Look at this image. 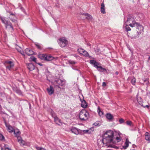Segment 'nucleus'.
Instances as JSON below:
<instances>
[{
	"label": "nucleus",
	"instance_id": "nucleus-1",
	"mask_svg": "<svg viewBox=\"0 0 150 150\" xmlns=\"http://www.w3.org/2000/svg\"><path fill=\"white\" fill-rule=\"evenodd\" d=\"M113 132L111 130L107 131L103 136L102 139L103 144L109 143L112 142L113 140Z\"/></svg>",
	"mask_w": 150,
	"mask_h": 150
},
{
	"label": "nucleus",
	"instance_id": "nucleus-2",
	"mask_svg": "<svg viewBox=\"0 0 150 150\" xmlns=\"http://www.w3.org/2000/svg\"><path fill=\"white\" fill-rule=\"evenodd\" d=\"M14 132L15 136L17 138L18 142L21 146L24 145L25 142L23 140L21 137L20 136L21 132L18 129H14L10 125V132Z\"/></svg>",
	"mask_w": 150,
	"mask_h": 150
},
{
	"label": "nucleus",
	"instance_id": "nucleus-3",
	"mask_svg": "<svg viewBox=\"0 0 150 150\" xmlns=\"http://www.w3.org/2000/svg\"><path fill=\"white\" fill-rule=\"evenodd\" d=\"M129 25L132 27L135 26L137 27V29L138 30L137 31V32L136 34V35H135L133 38H136L139 37V35L141 33V32L143 30V27L139 23H134L133 24H129Z\"/></svg>",
	"mask_w": 150,
	"mask_h": 150
},
{
	"label": "nucleus",
	"instance_id": "nucleus-4",
	"mask_svg": "<svg viewBox=\"0 0 150 150\" xmlns=\"http://www.w3.org/2000/svg\"><path fill=\"white\" fill-rule=\"evenodd\" d=\"M79 117L81 120H86L89 117V114L88 112L85 110H82L80 112Z\"/></svg>",
	"mask_w": 150,
	"mask_h": 150
},
{
	"label": "nucleus",
	"instance_id": "nucleus-5",
	"mask_svg": "<svg viewBox=\"0 0 150 150\" xmlns=\"http://www.w3.org/2000/svg\"><path fill=\"white\" fill-rule=\"evenodd\" d=\"M53 83L56 87L58 86L59 88L60 86H63L64 85L65 83L60 79H58L54 82Z\"/></svg>",
	"mask_w": 150,
	"mask_h": 150
},
{
	"label": "nucleus",
	"instance_id": "nucleus-6",
	"mask_svg": "<svg viewBox=\"0 0 150 150\" xmlns=\"http://www.w3.org/2000/svg\"><path fill=\"white\" fill-rule=\"evenodd\" d=\"M59 45L62 47H64L68 44V41L64 37L60 38L59 39Z\"/></svg>",
	"mask_w": 150,
	"mask_h": 150
},
{
	"label": "nucleus",
	"instance_id": "nucleus-7",
	"mask_svg": "<svg viewBox=\"0 0 150 150\" xmlns=\"http://www.w3.org/2000/svg\"><path fill=\"white\" fill-rule=\"evenodd\" d=\"M136 22L134 20V18L132 17V15H129L127 17V20L126 23H129V24H133L134 23Z\"/></svg>",
	"mask_w": 150,
	"mask_h": 150
},
{
	"label": "nucleus",
	"instance_id": "nucleus-8",
	"mask_svg": "<svg viewBox=\"0 0 150 150\" xmlns=\"http://www.w3.org/2000/svg\"><path fill=\"white\" fill-rule=\"evenodd\" d=\"M78 52L81 54L85 57H87L89 55V54L88 52L82 48L79 49L78 50Z\"/></svg>",
	"mask_w": 150,
	"mask_h": 150
},
{
	"label": "nucleus",
	"instance_id": "nucleus-9",
	"mask_svg": "<svg viewBox=\"0 0 150 150\" xmlns=\"http://www.w3.org/2000/svg\"><path fill=\"white\" fill-rule=\"evenodd\" d=\"M71 132L76 135H78L81 133V130L75 127H72L71 129Z\"/></svg>",
	"mask_w": 150,
	"mask_h": 150
},
{
	"label": "nucleus",
	"instance_id": "nucleus-10",
	"mask_svg": "<svg viewBox=\"0 0 150 150\" xmlns=\"http://www.w3.org/2000/svg\"><path fill=\"white\" fill-rule=\"evenodd\" d=\"M47 91L50 95H52L54 93V89L52 86H50V88H47Z\"/></svg>",
	"mask_w": 150,
	"mask_h": 150
},
{
	"label": "nucleus",
	"instance_id": "nucleus-11",
	"mask_svg": "<svg viewBox=\"0 0 150 150\" xmlns=\"http://www.w3.org/2000/svg\"><path fill=\"white\" fill-rule=\"evenodd\" d=\"M25 52L26 54L28 56L34 54V52L33 51L28 48L26 49L25 50Z\"/></svg>",
	"mask_w": 150,
	"mask_h": 150
},
{
	"label": "nucleus",
	"instance_id": "nucleus-12",
	"mask_svg": "<svg viewBox=\"0 0 150 150\" xmlns=\"http://www.w3.org/2000/svg\"><path fill=\"white\" fill-rule=\"evenodd\" d=\"M45 60L46 61H50L53 59L54 57H52L51 55L46 54Z\"/></svg>",
	"mask_w": 150,
	"mask_h": 150
},
{
	"label": "nucleus",
	"instance_id": "nucleus-13",
	"mask_svg": "<svg viewBox=\"0 0 150 150\" xmlns=\"http://www.w3.org/2000/svg\"><path fill=\"white\" fill-rule=\"evenodd\" d=\"M28 69L30 71L33 70L35 68V66L32 63H30L28 64L27 66Z\"/></svg>",
	"mask_w": 150,
	"mask_h": 150
},
{
	"label": "nucleus",
	"instance_id": "nucleus-14",
	"mask_svg": "<svg viewBox=\"0 0 150 150\" xmlns=\"http://www.w3.org/2000/svg\"><path fill=\"white\" fill-rule=\"evenodd\" d=\"M145 139L150 143V134L146 132L145 133Z\"/></svg>",
	"mask_w": 150,
	"mask_h": 150
},
{
	"label": "nucleus",
	"instance_id": "nucleus-15",
	"mask_svg": "<svg viewBox=\"0 0 150 150\" xmlns=\"http://www.w3.org/2000/svg\"><path fill=\"white\" fill-rule=\"evenodd\" d=\"M100 11L103 14H105V5L103 3H102L101 4Z\"/></svg>",
	"mask_w": 150,
	"mask_h": 150
},
{
	"label": "nucleus",
	"instance_id": "nucleus-16",
	"mask_svg": "<svg viewBox=\"0 0 150 150\" xmlns=\"http://www.w3.org/2000/svg\"><path fill=\"white\" fill-rule=\"evenodd\" d=\"M106 117L107 119L109 120L110 121H111L113 118V116L111 114L109 113H107L106 115Z\"/></svg>",
	"mask_w": 150,
	"mask_h": 150
},
{
	"label": "nucleus",
	"instance_id": "nucleus-17",
	"mask_svg": "<svg viewBox=\"0 0 150 150\" xmlns=\"http://www.w3.org/2000/svg\"><path fill=\"white\" fill-rule=\"evenodd\" d=\"M129 143H131L129 142L127 139H126V141L125 143V145L123 146V148L124 149H126L128 146Z\"/></svg>",
	"mask_w": 150,
	"mask_h": 150
},
{
	"label": "nucleus",
	"instance_id": "nucleus-18",
	"mask_svg": "<svg viewBox=\"0 0 150 150\" xmlns=\"http://www.w3.org/2000/svg\"><path fill=\"white\" fill-rule=\"evenodd\" d=\"M46 54H40L38 55V57L41 59L45 60Z\"/></svg>",
	"mask_w": 150,
	"mask_h": 150
},
{
	"label": "nucleus",
	"instance_id": "nucleus-19",
	"mask_svg": "<svg viewBox=\"0 0 150 150\" xmlns=\"http://www.w3.org/2000/svg\"><path fill=\"white\" fill-rule=\"evenodd\" d=\"M81 106L82 107L84 108H86L87 106V103L84 100L82 101Z\"/></svg>",
	"mask_w": 150,
	"mask_h": 150
},
{
	"label": "nucleus",
	"instance_id": "nucleus-20",
	"mask_svg": "<svg viewBox=\"0 0 150 150\" xmlns=\"http://www.w3.org/2000/svg\"><path fill=\"white\" fill-rule=\"evenodd\" d=\"M2 21L6 25V27H7L8 25V22L5 19L2 18H1Z\"/></svg>",
	"mask_w": 150,
	"mask_h": 150
},
{
	"label": "nucleus",
	"instance_id": "nucleus-21",
	"mask_svg": "<svg viewBox=\"0 0 150 150\" xmlns=\"http://www.w3.org/2000/svg\"><path fill=\"white\" fill-rule=\"evenodd\" d=\"M54 121L58 125H60L59 123H61V120L59 119L57 116L54 118Z\"/></svg>",
	"mask_w": 150,
	"mask_h": 150
},
{
	"label": "nucleus",
	"instance_id": "nucleus-22",
	"mask_svg": "<svg viewBox=\"0 0 150 150\" xmlns=\"http://www.w3.org/2000/svg\"><path fill=\"white\" fill-rule=\"evenodd\" d=\"M85 16H86V18L88 20H91L92 19V16L91 15L88 13L85 14Z\"/></svg>",
	"mask_w": 150,
	"mask_h": 150
},
{
	"label": "nucleus",
	"instance_id": "nucleus-23",
	"mask_svg": "<svg viewBox=\"0 0 150 150\" xmlns=\"http://www.w3.org/2000/svg\"><path fill=\"white\" fill-rule=\"evenodd\" d=\"M98 71L103 72L105 71H106V70L105 69L103 68L101 66H100L99 67V68L98 69Z\"/></svg>",
	"mask_w": 150,
	"mask_h": 150
},
{
	"label": "nucleus",
	"instance_id": "nucleus-24",
	"mask_svg": "<svg viewBox=\"0 0 150 150\" xmlns=\"http://www.w3.org/2000/svg\"><path fill=\"white\" fill-rule=\"evenodd\" d=\"M14 61L11 59H10V69L14 67Z\"/></svg>",
	"mask_w": 150,
	"mask_h": 150
},
{
	"label": "nucleus",
	"instance_id": "nucleus-25",
	"mask_svg": "<svg viewBox=\"0 0 150 150\" xmlns=\"http://www.w3.org/2000/svg\"><path fill=\"white\" fill-rule=\"evenodd\" d=\"M16 48L18 52H22V50L21 48L16 45Z\"/></svg>",
	"mask_w": 150,
	"mask_h": 150
},
{
	"label": "nucleus",
	"instance_id": "nucleus-26",
	"mask_svg": "<svg viewBox=\"0 0 150 150\" xmlns=\"http://www.w3.org/2000/svg\"><path fill=\"white\" fill-rule=\"evenodd\" d=\"M98 112L99 115L100 116H102L103 115V112L100 110L99 108H98Z\"/></svg>",
	"mask_w": 150,
	"mask_h": 150
},
{
	"label": "nucleus",
	"instance_id": "nucleus-27",
	"mask_svg": "<svg viewBox=\"0 0 150 150\" xmlns=\"http://www.w3.org/2000/svg\"><path fill=\"white\" fill-rule=\"evenodd\" d=\"M136 80L135 79L134 77H133L131 79V82L133 85H134L136 83Z\"/></svg>",
	"mask_w": 150,
	"mask_h": 150
},
{
	"label": "nucleus",
	"instance_id": "nucleus-28",
	"mask_svg": "<svg viewBox=\"0 0 150 150\" xmlns=\"http://www.w3.org/2000/svg\"><path fill=\"white\" fill-rule=\"evenodd\" d=\"M4 121L6 126L7 127V129L8 131L9 132V125L8 124H7L5 120H4Z\"/></svg>",
	"mask_w": 150,
	"mask_h": 150
},
{
	"label": "nucleus",
	"instance_id": "nucleus-29",
	"mask_svg": "<svg viewBox=\"0 0 150 150\" xmlns=\"http://www.w3.org/2000/svg\"><path fill=\"white\" fill-rule=\"evenodd\" d=\"M30 59H31V60L35 62L36 63H37L36 58L35 57L33 56H31L30 57Z\"/></svg>",
	"mask_w": 150,
	"mask_h": 150
},
{
	"label": "nucleus",
	"instance_id": "nucleus-30",
	"mask_svg": "<svg viewBox=\"0 0 150 150\" xmlns=\"http://www.w3.org/2000/svg\"><path fill=\"white\" fill-rule=\"evenodd\" d=\"M35 45L38 49H39L40 50H41L42 49V48L41 46L40 45H39L38 44V43L35 44Z\"/></svg>",
	"mask_w": 150,
	"mask_h": 150
},
{
	"label": "nucleus",
	"instance_id": "nucleus-31",
	"mask_svg": "<svg viewBox=\"0 0 150 150\" xmlns=\"http://www.w3.org/2000/svg\"><path fill=\"white\" fill-rule=\"evenodd\" d=\"M35 148L37 150H46L45 149L41 147L36 146Z\"/></svg>",
	"mask_w": 150,
	"mask_h": 150
},
{
	"label": "nucleus",
	"instance_id": "nucleus-32",
	"mask_svg": "<svg viewBox=\"0 0 150 150\" xmlns=\"http://www.w3.org/2000/svg\"><path fill=\"white\" fill-rule=\"evenodd\" d=\"M126 30L127 31H130L131 30V28L128 25H127L125 26Z\"/></svg>",
	"mask_w": 150,
	"mask_h": 150
},
{
	"label": "nucleus",
	"instance_id": "nucleus-33",
	"mask_svg": "<svg viewBox=\"0 0 150 150\" xmlns=\"http://www.w3.org/2000/svg\"><path fill=\"white\" fill-rule=\"evenodd\" d=\"M12 89L13 90L17 92V93H18V91L17 90V87H16V86H13L12 87Z\"/></svg>",
	"mask_w": 150,
	"mask_h": 150
},
{
	"label": "nucleus",
	"instance_id": "nucleus-34",
	"mask_svg": "<svg viewBox=\"0 0 150 150\" xmlns=\"http://www.w3.org/2000/svg\"><path fill=\"white\" fill-rule=\"evenodd\" d=\"M126 124L127 125L131 126L132 125V122L130 121H127L126 122Z\"/></svg>",
	"mask_w": 150,
	"mask_h": 150
},
{
	"label": "nucleus",
	"instance_id": "nucleus-35",
	"mask_svg": "<svg viewBox=\"0 0 150 150\" xmlns=\"http://www.w3.org/2000/svg\"><path fill=\"white\" fill-rule=\"evenodd\" d=\"M96 62H96V61H95V60H91L90 61V63L91 64H93V65H94L96 64Z\"/></svg>",
	"mask_w": 150,
	"mask_h": 150
},
{
	"label": "nucleus",
	"instance_id": "nucleus-36",
	"mask_svg": "<svg viewBox=\"0 0 150 150\" xmlns=\"http://www.w3.org/2000/svg\"><path fill=\"white\" fill-rule=\"evenodd\" d=\"M68 63L69 64H71L72 65L76 63V62H75L74 61H71V60H69L68 61Z\"/></svg>",
	"mask_w": 150,
	"mask_h": 150
},
{
	"label": "nucleus",
	"instance_id": "nucleus-37",
	"mask_svg": "<svg viewBox=\"0 0 150 150\" xmlns=\"http://www.w3.org/2000/svg\"><path fill=\"white\" fill-rule=\"evenodd\" d=\"M0 140L3 141L4 140V137L2 134H0Z\"/></svg>",
	"mask_w": 150,
	"mask_h": 150
},
{
	"label": "nucleus",
	"instance_id": "nucleus-38",
	"mask_svg": "<svg viewBox=\"0 0 150 150\" xmlns=\"http://www.w3.org/2000/svg\"><path fill=\"white\" fill-rule=\"evenodd\" d=\"M51 114L52 116L54 118L55 117H57V116L56 115V114L53 112H51Z\"/></svg>",
	"mask_w": 150,
	"mask_h": 150
},
{
	"label": "nucleus",
	"instance_id": "nucleus-39",
	"mask_svg": "<svg viewBox=\"0 0 150 150\" xmlns=\"http://www.w3.org/2000/svg\"><path fill=\"white\" fill-rule=\"evenodd\" d=\"M100 64L98 62H96V63L94 65V66L96 67L97 69L99 68V67H100L99 66V65Z\"/></svg>",
	"mask_w": 150,
	"mask_h": 150
},
{
	"label": "nucleus",
	"instance_id": "nucleus-40",
	"mask_svg": "<svg viewBox=\"0 0 150 150\" xmlns=\"http://www.w3.org/2000/svg\"><path fill=\"white\" fill-rule=\"evenodd\" d=\"M100 64L98 62H96V63L94 65V66L96 67L97 69L99 68V67H100L99 66V65Z\"/></svg>",
	"mask_w": 150,
	"mask_h": 150
},
{
	"label": "nucleus",
	"instance_id": "nucleus-41",
	"mask_svg": "<svg viewBox=\"0 0 150 150\" xmlns=\"http://www.w3.org/2000/svg\"><path fill=\"white\" fill-rule=\"evenodd\" d=\"M119 122L120 124H122V123H123V122H124V120L123 119L121 118V119H120V120H119Z\"/></svg>",
	"mask_w": 150,
	"mask_h": 150
},
{
	"label": "nucleus",
	"instance_id": "nucleus-42",
	"mask_svg": "<svg viewBox=\"0 0 150 150\" xmlns=\"http://www.w3.org/2000/svg\"><path fill=\"white\" fill-rule=\"evenodd\" d=\"M93 125H94L95 126H97V125L99 126V125H99V124L98 123V122H96L94 123L93 124Z\"/></svg>",
	"mask_w": 150,
	"mask_h": 150
},
{
	"label": "nucleus",
	"instance_id": "nucleus-43",
	"mask_svg": "<svg viewBox=\"0 0 150 150\" xmlns=\"http://www.w3.org/2000/svg\"><path fill=\"white\" fill-rule=\"evenodd\" d=\"M13 27L11 25V24L10 23V30H13Z\"/></svg>",
	"mask_w": 150,
	"mask_h": 150
},
{
	"label": "nucleus",
	"instance_id": "nucleus-44",
	"mask_svg": "<svg viewBox=\"0 0 150 150\" xmlns=\"http://www.w3.org/2000/svg\"><path fill=\"white\" fill-rule=\"evenodd\" d=\"M10 15L13 16H14V17L16 18V16H15V13H11V12H10Z\"/></svg>",
	"mask_w": 150,
	"mask_h": 150
},
{
	"label": "nucleus",
	"instance_id": "nucleus-45",
	"mask_svg": "<svg viewBox=\"0 0 150 150\" xmlns=\"http://www.w3.org/2000/svg\"><path fill=\"white\" fill-rule=\"evenodd\" d=\"M88 131H89L88 130H83V132L85 133H87L88 132Z\"/></svg>",
	"mask_w": 150,
	"mask_h": 150
},
{
	"label": "nucleus",
	"instance_id": "nucleus-46",
	"mask_svg": "<svg viewBox=\"0 0 150 150\" xmlns=\"http://www.w3.org/2000/svg\"><path fill=\"white\" fill-rule=\"evenodd\" d=\"M106 86V83L105 82H103V84H102V86H103V87H105V86Z\"/></svg>",
	"mask_w": 150,
	"mask_h": 150
},
{
	"label": "nucleus",
	"instance_id": "nucleus-47",
	"mask_svg": "<svg viewBox=\"0 0 150 150\" xmlns=\"http://www.w3.org/2000/svg\"><path fill=\"white\" fill-rule=\"evenodd\" d=\"M116 139L118 141V142H120V139L119 137H117L116 138Z\"/></svg>",
	"mask_w": 150,
	"mask_h": 150
},
{
	"label": "nucleus",
	"instance_id": "nucleus-48",
	"mask_svg": "<svg viewBox=\"0 0 150 150\" xmlns=\"http://www.w3.org/2000/svg\"><path fill=\"white\" fill-rule=\"evenodd\" d=\"M11 19V21H12L13 22H14L16 23L17 22L16 20L15 19Z\"/></svg>",
	"mask_w": 150,
	"mask_h": 150
},
{
	"label": "nucleus",
	"instance_id": "nucleus-49",
	"mask_svg": "<svg viewBox=\"0 0 150 150\" xmlns=\"http://www.w3.org/2000/svg\"><path fill=\"white\" fill-rule=\"evenodd\" d=\"M22 55H23L25 56V55L24 54V52L23 51H22V52H20Z\"/></svg>",
	"mask_w": 150,
	"mask_h": 150
},
{
	"label": "nucleus",
	"instance_id": "nucleus-50",
	"mask_svg": "<svg viewBox=\"0 0 150 150\" xmlns=\"http://www.w3.org/2000/svg\"><path fill=\"white\" fill-rule=\"evenodd\" d=\"M36 63L40 66H42V64L40 63Z\"/></svg>",
	"mask_w": 150,
	"mask_h": 150
},
{
	"label": "nucleus",
	"instance_id": "nucleus-51",
	"mask_svg": "<svg viewBox=\"0 0 150 150\" xmlns=\"http://www.w3.org/2000/svg\"><path fill=\"white\" fill-rule=\"evenodd\" d=\"M5 150H9V149L8 148L6 147L5 149Z\"/></svg>",
	"mask_w": 150,
	"mask_h": 150
},
{
	"label": "nucleus",
	"instance_id": "nucleus-52",
	"mask_svg": "<svg viewBox=\"0 0 150 150\" xmlns=\"http://www.w3.org/2000/svg\"><path fill=\"white\" fill-rule=\"evenodd\" d=\"M115 74H116L118 75V74H119V72L118 71H116L115 72Z\"/></svg>",
	"mask_w": 150,
	"mask_h": 150
},
{
	"label": "nucleus",
	"instance_id": "nucleus-53",
	"mask_svg": "<svg viewBox=\"0 0 150 150\" xmlns=\"http://www.w3.org/2000/svg\"><path fill=\"white\" fill-rule=\"evenodd\" d=\"M146 107H147L148 108L149 107V106L148 105H146Z\"/></svg>",
	"mask_w": 150,
	"mask_h": 150
},
{
	"label": "nucleus",
	"instance_id": "nucleus-54",
	"mask_svg": "<svg viewBox=\"0 0 150 150\" xmlns=\"http://www.w3.org/2000/svg\"><path fill=\"white\" fill-rule=\"evenodd\" d=\"M7 69H8V70H9V68L8 67H7Z\"/></svg>",
	"mask_w": 150,
	"mask_h": 150
},
{
	"label": "nucleus",
	"instance_id": "nucleus-55",
	"mask_svg": "<svg viewBox=\"0 0 150 150\" xmlns=\"http://www.w3.org/2000/svg\"><path fill=\"white\" fill-rule=\"evenodd\" d=\"M75 57H77V55H75L74 56Z\"/></svg>",
	"mask_w": 150,
	"mask_h": 150
},
{
	"label": "nucleus",
	"instance_id": "nucleus-56",
	"mask_svg": "<svg viewBox=\"0 0 150 150\" xmlns=\"http://www.w3.org/2000/svg\"><path fill=\"white\" fill-rule=\"evenodd\" d=\"M149 59L150 60V57H149Z\"/></svg>",
	"mask_w": 150,
	"mask_h": 150
},
{
	"label": "nucleus",
	"instance_id": "nucleus-57",
	"mask_svg": "<svg viewBox=\"0 0 150 150\" xmlns=\"http://www.w3.org/2000/svg\"><path fill=\"white\" fill-rule=\"evenodd\" d=\"M16 70V68H15V70Z\"/></svg>",
	"mask_w": 150,
	"mask_h": 150
},
{
	"label": "nucleus",
	"instance_id": "nucleus-58",
	"mask_svg": "<svg viewBox=\"0 0 150 150\" xmlns=\"http://www.w3.org/2000/svg\"><path fill=\"white\" fill-rule=\"evenodd\" d=\"M1 150H3L2 148H1Z\"/></svg>",
	"mask_w": 150,
	"mask_h": 150
},
{
	"label": "nucleus",
	"instance_id": "nucleus-59",
	"mask_svg": "<svg viewBox=\"0 0 150 150\" xmlns=\"http://www.w3.org/2000/svg\"><path fill=\"white\" fill-rule=\"evenodd\" d=\"M29 105H30V103H29Z\"/></svg>",
	"mask_w": 150,
	"mask_h": 150
},
{
	"label": "nucleus",
	"instance_id": "nucleus-60",
	"mask_svg": "<svg viewBox=\"0 0 150 150\" xmlns=\"http://www.w3.org/2000/svg\"><path fill=\"white\" fill-rule=\"evenodd\" d=\"M10 150H11V149H10Z\"/></svg>",
	"mask_w": 150,
	"mask_h": 150
}]
</instances>
